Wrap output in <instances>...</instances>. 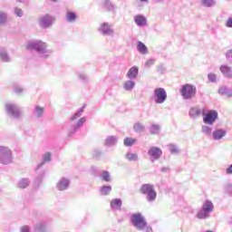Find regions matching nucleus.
<instances>
[{
  "label": "nucleus",
  "mask_w": 232,
  "mask_h": 232,
  "mask_svg": "<svg viewBox=\"0 0 232 232\" xmlns=\"http://www.w3.org/2000/svg\"><path fill=\"white\" fill-rule=\"evenodd\" d=\"M130 222L138 231L153 232V228L150 226H148L146 218H144L140 213L132 214L130 217Z\"/></svg>",
  "instance_id": "nucleus-1"
},
{
  "label": "nucleus",
  "mask_w": 232,
  "mask_h": 232,
  "mask_svg": "<svg viewBox=\"0 0 232 232\" xmlns=\"http://www.w3.org/2000/svg\"><path fill=\"white\" fill-rule=\"evenodd\" d=\"M140 193L145 196L147 202H149L150 204L157 200V190H155V185L153 184H142L140 188Z\"/></svg>",
  "instance_id": "nucleus-2"
},
{
  "label": "nucleus",
  "mask_w": 232,
  "mask_h": 232,
  "mask_svg": "<svg viewBox=\"0 0 232 232\" xmlns=\"http://www.w3.org/2000/svg\"><path fill=\"white\" fill-rule=\"evenodd\" d=\"M27 50H34L41 57H48L52 52L48 51L46 43L41 41H34L27 44Z\"/></svg>",
  "instance_id": "nucleus-3"
},
{
  "label": "nucleus",
  "mask_w": 232,
  "mask_h": 232,
  "mask_svg": "<svg viewBox=\"0 0 232 232\" xmlns=\"http://www.w3.org/2000/svg\"><path fill=\"white\" fill-rule=\"evenodd\" d=\"M14 162V152L8 146H0V164L8 166Z\"/></svg>",
  "instance_id": "nucleus-4"
},
{
  "label": "nucleus",
  "mask_w": 232,
  "mask_h": 232,
  "mask_svg": "<svg viewBox=\"0 0 232 232\" xmlns=\"http://www.w3.org/2000/svg\"><path fill=\"white\" fill-rule=\"evenodd\" d=\"M214 209L215 206L211 200L204 201L201 209L197 214V218L199 220L209 218V214L213 213Z\"/></svg>",
  "instance_id": "nucleus-5"
},
{
  "label": "nucleus",
  "mask_w": 232,
  "mask_h": 232,
  "mask_svg": "<svg viewBox=\"0 0 232 232\" xmlns=\"http://www.w3.org/2000/svg\"><path fill=\"white\" fill-rule=\"evenodd\" d=\"M180 93L185 101H189V99H193L197 95V87L187 83L181 87Z\"/></svg>",
  "instance_id": "nucleus-6"
},
{
  "label": "nucleus",
  "mask_w": 232,
  "mask_h": 232,
  "mask_svg": "<svg viewBox=\"0 0 232 232\" xmlns=\"http://www.w3.org/2000/svg\"><path fill=\"white\" fill-rule=\"evenodd\" d=\"M153 98L156 104H164L168 99V92H166V89L162 87L156 88L154 90Z\"/></svg>",
  "instance_id": "nucleus-7"
},
{
  "label": "nucleus",
  "mask_w": 232,
  "mask_h": 232,
  "mask_svg": "<svg viewBox=\"0 0 232 232\" xmlns=\"http://www.w3.org/2000/svg\"><path fill=\"white\" fill-rule=\"evenodd\" d=\"M203 116L204 124H209L211 126L215 124V121L218 119V112L215 110H211L206 113V108H203Z\"/></svg>",
  "instance_id": "nucleus-8"
},
{
  "label": "nucleus",
  "mask_w": 232,
  "mask_h": 232,
  "mask_svg": "<svg viewBox=\"0 0 232 232\" xmlns=\"http://www.w3.org/2000/svg\"><path fill=\"white\" fill-rule=\"evenodd\" d=\"M5 110L13 119H21V109H19V106L14 103H7L5 104Z\"/></svg>",
  "instance_id": "nucleus-9"
},
{
  "label": "nucleus",
  "mask_w": 232,
  "mask_h": 232,
  "mask_svg": "<svg viewBox=\"0 0 232 232\" xmlns=\"http://www.w3.org/2000/svg\"><path fill=\"white\" fill-rule=\"evenodd\" d=\"M148 155L153 162L154 160H159L162 157V150L159 147H150L148 151Z\"/></svg>",
  "instance_id": "nucleus-10"
},
{
  "label": "nucleus",
  "mask_w": 232,
  "mask_h": 232,
  "mask_svg": "<svg viewBox=\"0 0 232 232\" xmlns=\"http://www.w3.org/2000/svg\"><path fill=\"white\" fill-rule=\"evenodd\" d=\"M53 21H55L53 16L46 14L39 19V24L41 28H50L53 24Z\"/></svg>",
  "instance_id": "nucleus-11"
},
{
  "label": "nucleus",
  "mask_w": 232,
  "mask_h": 232,
  "mask_svg": "<svg viewBox=\"0 0 232 232\" xmlns=\"http://www.w3.org/2000/svg\"><path fill=\"white\" fill-rule=\"evenodd\" d=\"M86 122V117H82L78 121L77 124L72 125L69 130H68V135L69 137H72L74 133L77 132L79 128H82V126Z\"/></svg>",
  "instance_id": "nucleus-12"
},
{
  "label": "nucleus",
  "mask_w": 232,
  "mask_h": 232,
  "mask_svg": "<svg viewBox=\"0 0 232 232\" xmlns=\"http://www.w3.org/2000/svg\"><path fill=\"white\" fill-rule=\"evenodd\" d=\"M70 188V179L66 178H62L56 184V188L58 191H66Z\"/></svg>",
  "instance_id": "nucleus-13"
},
{
  "label": "nucleus",
  "mask_w": 232,
  "mask_h": 232,
  "mask_svg": "<svg viewBox=\"0 0 232 232\" xmlns=\"http://www.w3.org/2000/svg\"><path fill=\"white\" fill-rule=\"evenodd\" d=\"M0 61L2 63H10L12 61L10 54H8V49L5 46H0Z\"/></svg>",
  "instance_id": "nucleus-14"
},
{
  "label": "nucleus",
  "mask_w": 232,
  "mask_h": 232,
  "mask_svg": "<svg viewBox=\"0 0 232 232\" xmlns=\"http://www.w3.org/2000/svg\"><path fill=\"white\" fill-rule=\"evenodd\" d=\"M188 115L191 119H198V117H200V115H204V109L192 107L188 111Z\"/></svg>",
  "instance_id": "nucleus-15"
},
{
  "label": "nucleus",
  "mask_w": 232,
  "mask_h": 232,
  "mask_svg": "<svg viewBox=\"0 0 232 232\" xmlns=\"http://www.w3.org/2000/svg\"><path fill=\"white\" fill-rule=\"evenodd\" d=\"M134 23L137 26L144 27L148 24V19L142 14H137L134 16Z\"/></svg>",
  "instance_id": "nucleus-16"
},
{
  "label": "nucleus",
  "mask_w": 232,
  "mask_h": 232,
  "mask_svg": "<svg viewBox=\"0 0 232 232\" xmlns=\"http://www.w3.org/2000/svg\"><path fill=\"white\" fill-rule=\"evenodd\" d=\"M100 32L101 34H102V35L113 34V29L111 28V25L108 24V23H104L103 24H102Z\"/></svg>",
  "instance_id": "nucleus-17"
},
{
  "label": "nucleus",
  "mask_w": 232,
  "mask_h": 232,
  "mask_svg": "<svg viewBox=\"0 0 232 232\" xmlns=\"http://www.w3.org/2000/svg\"><path fill=\"white\" fill-rule=\"evenodd\" d=\"M219 70L224 77H226L227 79H232V67H229L227 65H221Z\"/></svg>",
  "instance_id": "nucleus-18"
},
{
  "label": "nucleus",
  "mask_w": 232,
  "mask_h": 232,
  "mask_svg": "<svg viewBox=\"0 0 232 232\" xmlns=\"http://www.w3.org/2000/svg\"><path fill=\"white\" fill-rule=\"evenodd\" d=\"M51 160H52V153L45 152L43 156L42 162L37 165L35 171H39V169H41V168H43L44 165L46 164V162H50Z\"/></svg>",
  "instance_id": "nucleus-19"
},
{
  "label": "nucleus",
  "mask_w": 232,
  "mask_h": 232,
  "mask_svg": "<svg viewBox=\"0 0 232 232\" xmlns=\"http://www.w3.org/2000/svg\"><path fill=\"white\" fill-rule=\"evenodd\" d=\"M139 75V67L132 66L129 69L127 72V78L130 81H133V79H137V76Z\"/></svg>",
  "instance_id": "nucleus-20"
},
{
  "label": "nucleus",
  "mask_w": 232,
  "mask_h": 232,
  "mask_svg": "<svg viewBox=\"0 0 232 232\" xmlns=\"http://www.w3.org/2000/svg\"><path fill=\"white\" fill-rule=\"evenodd\" d=\"M118 140L119 138L116 136H108L104 140V145L107 146V148H111V146H117Z\"/></svg>",
  "instance_id": "nucleus-21"
},
{
  "label": "nucleus",
  "mask_w": 232,
  "mask_h": 232,
  "mask_svg": "<svg viewBox=\"0 0 232 232\" xmlns=\"http://www.w3.org/2000/svg\"><path fill=\"white\" fill-rule=\"evenodd\" d=\"M122 208V200L121 198H114L111 201V208L114 211L121 210Z\"/></svg>",
  "instance_id": "nucleus-22"
},
{
  "label": "nucleus",
  "mask_w": 232,
  "mask_h": 232,
  "mask_svg": "<svg viewBox=\"0 0 232 232\" xmlns=\"http://www.w3.org/2000/svg\"><path fill=\"white\" fill-rule=\"evenodd\" d=\"M226 133L225 130L218 129L212 132V136L215 140H220L222 138L226 137Z\"/></svg>",
  "instance_id": "nucleus-23"
},
{
  "label": "nucleus",
  "mask_w": 232,
  "mask_h": 232,
  "mask_svg": "<svg viewBox=\"0 0 232 232\" xmlns=\"http://www.w3.org/2000/svg\"><path fill=\"white\" fill-rule=\"evenodd\" d=\"M137 50L141 55H147L148 53V46L140 41L137 44Z\"/></svg>",
  "instance_id": "nucleus-24"
},
{
  "label": "nucleus",
  "mask_w": 232,
  "mask_h": 232,
  "mask_svg": "<svg viewBox=\"0 0 232 232\" xmlns=\"http://www.w3.org/2000/svg\"><path fill=\"white\" fill-rule=\"evenodd\" d=\"M219 95H225L226 97H232V89H229L226 86H221L218 89Z\"/></svg>",
  "instance_id": "nucleus-25"
},
{
  "label": "nucleus",
  "mask_w": 232,
  "mask_h": 232,
  "mask_svg": "<svg viewBox=\"0 0 232 232\" xmlns=\"http://www.w3.org/2000/svg\"><path fill=\"white\" fill-rule=\"evenodd\" d=\"M44 114V108H43L39 105H36L34 107V111L33 112V115L34 117H36V119H41V117H43Z\"/></svg>",
  "instance_id": "nucleus-26"
},
{
  "label": "nucleus",
  "mask_w": 232,
  "mask_h": 232,
  "mask_svg": "<svg viewBox=\"0 0 232 232\" xmlns=\"http://www.w3.org/2000/svg\"><path fill=\"white\" fill-rule=\"evenodd\" d=\"M8 23V13L0 11V26H5Z\"/></svg>",
  "instance_id": "nucleus-27"
},
{
  "label": "nucleus",
  "mask_w": 232,
  "mask_h": 232,
  "mask_svg": "<svg viewBox=\"0 0 232 232\" xmlns=\"http://www.w3.org/2000/svg\"><path fill=\"white\" fill-rule=\"evenodd\" d=\"M17 186L18 188H20V189H25V188H28V186H30V179L26 178H23L18 181Z\"/></svg>",
  "instance_id": "nucleus-28"
},
{
  "label": "nucleus",
  "mask_w": 232,
  "mask_h": 232,
  "mask_svg": "<svg viewBox=\"0 0 232 232\" xmlns=\"http://www.w3.org/2000/svg\"><path fill=\"white\" fill-rule=\"evenodd\" d=\"M123 88L124 90H126V92H131V90L135 88V82H133L132 80L124 82Z\"/></svg>",
  "instance_id": "nucleus-29"
},
{
  "label": "nucleus",
  "mask_w": 232,
  "mask_h": 232,
  "mask_svg": "<svg viewBox=\"0 0 232 232\" xmlns=\"http://www.w3.org/2000/svg\"><path fill=\"white\" fill-rule=\"evenodd\" d=\"M111 193V186H102L100 188V194L103 197Z\"/></svg>",
  "instance_id": "nucleus-30"
},
{
  "label": "nucleus",
  "mask_w": 232,
  "mask_h": 232,
  "mask_svg": "<svg viewBox=\"0 0 232 232\" xmlns=\"http://www.w3.org/2000/svg\"><path fill=\"white\" fill-rule=\"evenodd\" d=\"M201 5L206 8H211L217 5V2L215 0H201Z\"/></svg>",
  "instance_id": "nucleus-31"
},
{
  "label": "nucleus",
  "mask_w": 232,
  "mask_h": 232,
  "mask_svg": "<svg viewBox=\"0 0 232 232\" xmlns=\"http://www.w3.org/2000/svg\"><path fill=\"white\" fill-rule=\"evenodd\" d=\"M133 130L134 131H136V133H142V131H144L146 128L144 127V124L140 122H136L133 126Z\"/></svg>",
  "instance_id": "nucleus-32"
},
{
  "label": "nucleus",
  "mask_w": 232,
  "mask_h": 232,
  "mask_svg": "<svg viewBox=\"0 0 232 232\" xmlns=\"http://www.w3.org/2000/svg\"><path fill=\"white\" fill-rule=\"evenodd\" d=\"M126 159L127 160H129L130 162H135L137 160H139V155L137 153H131V152H129L126 154Z\"/></svg>",
  "instance_id": "nucleus-33"
},
{
  "label": "nucleus",
  "mask_w": 232,
  "mask_h": 232,
  "mask_svg": "<svg viewBox=\"0 0 232 232\" xmlns=\"http://www.w3.org/2000/svg\"><path fill=\"white\" fill-rule=\"evenodd\" d=\"M84 112V107L81 108L76 113H74L71 118V122H73V121H77L79 117H82V113Z\"/></svg>",
  "instance_id": "nucleus-34"
},
{
  "label": "nucleus",
  "mask_w": 232,
  "mask_h": 232,
  "mask_svg": "<svg viewBox=\"0 0 232 232\" xmlns=\"http://www.w3.org/2000/svg\"><path fill=\"white\" fill-rule=\"evenodd\" d=\"M100 177L102 180H104L105 182H111V176H110V172L108 170H104Z\"/></svg>",
  "instance_id": "nucleus-35"
},
{
  "label": "nucleus",
  "mask_w": 232,
  "mask_h": 232,
  "mask_svg": "<svg viewBox=\"0 0 232 232\" xmlns=\"http://www.w3.org/2000/svg\"><path fill=\"white\" fill-rule=\"evenodd\" d=\"M135 142H137V139L133 138H125L123 140L124 146H127L128 148L131 147Z\"/></svg>",
  "instance_id": "nucleus-36"
},
{
  "label": "nucleus",
  "mask_w": 232,
  "mask_h": 232,
  "mask_svg": "<svg viewBox=\"0 0 232 232\" xmlns=\"http://www.w3.org/2000/svg\"><path fill=\"white\" fill-rule=\"evenodd\" d=\"M75 19H77V14H75V13L68 12L66 14V21H68V23H73Z\"/></svg>",
  "instance_id": "nucleus-37"
},
{
  "label": "nucleus",
  "mask_w": 232,
  "mask_h": 232,
  "mask_svg": "<svg viewBox=\"0 0 232 232\" xmlns=\"http://www.w3.org/2000/svg\"><path fill=\"white\" fill-rule=\"evenodd\" d=\"M104 6L108 12H113V10H115V5H113L110 0H105Z\"/></svg>",
  "instance_id": "nucleus-38"
},
{
  "label": "nucleus",
  "mask_w": 232,
  "mask_h": 232,
  "mask_svg": "<svg viewBox=\"0 0 232 232\" xmlns=\"http://www.w3.org/2000/svg\"><path fill=\"white\" fill-rule=\"evenodd\" d=\"M13 92H14V93H16L17 95H21V93H23V92H24V88L21 87L20 85L14 84Z\"/></svg>",
  "instance_id": "nucleus-39"
},
{
  "label": "nucleus",
  "mask_w": 232,
  "mask_h": 232,
  "mask_svg": "<svg viewBox=\"0 0 232 232\" xmlns=\"http://www.w3.org/2000/svg\"><path fill=\"white\" fill-rule=\"evenodd\" d=\"M169 150L170 151V153H172V155H177V153H179V148L177 147V145L173 144V143H169L168 145Z\"/></svg>",
  "instance_id": "nucleus-40"
},
{
  "label": "nucleus",
  "mask_w": 232,
  "mask_h": 232,
  "mask_svg": "<svg viewBox=\"0 0 232 232\" xmlns=\"http://www.w3.org/2000/svg\"><path fill=\"white\" fill-rule=\"evenodd\" d=\"M150 131L151 135H157V133H159L160 131V127L157 124H152L150 126Z\"/></svg>",
  "instance_id": "nucleus-41"
},
{
  "label": "nucleus",
  "mask_w": 232,
  "mask_h": 232,
  "mask_svg": "<svg viewBox=\"0 0 232 232\" xmlns=\"http://www.w3.org/2000/svg\"><path fill=\"white\" fill-rule=\"evenodd\" d=\"M34 231L44 232L46 231V225L44 223H38L34 227Z\"/></svg>",
  "instance_id": "nucleus-42"
},
{
  "label": "nucleus",
  "mask_w": 232,
  "mask_h": 232,
  "mask_svg": "<svg viewBox=\"0 0 232 232\" xmlns=\"http://www.w3.org/2000/svg\"><path fill=\"white\" fill-rule=\"evenodd\" d=\"M212 131H213V129H211L209 126H207V125L202 126V133H204V135H211Z\"/></svg>",
  "instance_id": "nucleus-43"
},
{
  "label": "nucleus",
  "mask_w": 232,
  "mask_h": 232,
  "mask_svg": "<svg viewBox=\"0 0 232 232\" xmlns=\"http://www.w3.org/2000/svg\"><path fill=\"white\" fill-rule=\"evenodd\" d=\"M155 59L154 58H150L149 60H147V62L145 63V68H150V66H153V64H155Z\"/></svg>",
  "instance_id": "nucleus-44"
},
{
  "label": "nucleus",
  "mask_w": 232,
  "mask_h": 232,
  "mask_svg": "<svg viewBox=\"0 0 232 232\" xmlns=\"http://www.w3.org/2000/svg\"><path fill=\"white\" fill-rule=\"evenodd\" d=\"M78 78L80 81H82V82H88V76L82 72L78 74Z\"/></svg>",
  "instance_id": "nucleus-45"
},
{
  "label": "nucleus",
  "mask_w": 232,
  "mask_h": 232,
  "mask_svg": "<svg viewBox=\"0 0 232 232\" xmlns=\"http://www.w3.org/2000/svg\"><path fill=\"white\" fill-rule=\"evenodd\" d=\"M14 14L17 15V17H23V9L19 7H14Z\"/></svg>",
  "instance_id": "nucleus-46"
},
{
  "label": "nucleus",
  "mask_w": 232,
  "mask_h": 232,
  "mask_svg": "<svg viewBox=\"0 0 232 232\" xmlns=\"http://www.w3.org/2000/svg\"><path fill=\"white\" fill-rule=\"evenodd\" d=\"M208 78L210 82H217V74L211 72L208 75Z\"/></svg>",
  "instance_id": "nucleus-47"
},
{
  "label": "nucleus",
  "mask_w": 232,
  "mask_h": 232,
  "mask_svg": "<svg viewBox=\"0 0 232 232\" xmlns=\"http://www.w3.org/2000/svg\"><path fill=\"white\" fill-rule=\"evenodd\" d=\"M225 191H226V193H228L229 195L232 194V184L231 183H227L225 185Z\"/></svg>",
  "instance_id": "nucleus-48"
},
{
  "label": "nucleus",
  "mask_w": 232,
  "mask_h": 232,
  "mask_svg": "<svg viewBox=\"0 0 232 232\" xmlns=\"http://www.w3.org/2000/svg\"><path fill=\"white\" fill-rule=\"evenodd\" d=\"M226 57H227V61L228 63H232V49H229L227 53H226Z\"/></svg>",
  "instance_id": "nucleus-49"
},
{
  "label": "nucleus",
  "mask_w": 232,
  "mask_h": 232,
  "mask_svg": "<svg viewBox=\"0 0 232 232\" xmlns=\"http://www.w3.org/2000/svg\"><path fill=\"white\" fill-rule=\"evenodd\" d=\"M101 155H102V152H101L100 150H94L92 151V157H93L94 159H99V157H101Z\"/></svg>",
  "instance_id": "nucleus-50"
},
{
  "label": "nucleus",
  "mask_w": 232,
  "mask_h": 232,
  "mask_svg": "<svg viewBox=\"0 0 232 232\" xmlns=\"http://www.w3.org/2000/svg\"><path fill=\"white\" fill-rule=\"evenodd\" d=\"M43 177H44V172H43V174L36 178L35 180H34V184H36L37 186H39V183L40 182H43Z\"/></svg>",
  "instance_id": "nucleus-51"
},
{
  "label": "nucleus",
  "mask_w": 232,
  "mask_h": 232,
  "mask_svg": "<svg viewBox=\"0 0 232 232\" xmlns=\"http://www.w3.org/2000/svg\"><path fill=\"white\" fill-rule=\"evenodd\" d=\"M225 26H227V28H232V17L227 18Z\"/></svg>",
  "instance_id": "nucleus-52"
},
{
  "label": "nucleus",
  "mask_w": 232,
  "mask_h": 232,
  "mask_svg": "<svg viewBox=\"0 0 232 232\" xmlns=\"http://www.w3.org/2000/svg\"><path fill=\"white\" fill-rule=\"evenodd\" d=\"M20 232H30V227L28 226H23L21 228H20Z\"/></svg>",
  "instance_id": "nucleus-53"
},
{
  "label": "nucleus",
  "mask_w": 232,
  "mask_h": 232,
  "mask_svg": "<svg viewBox=\"0 0 232 232\" xmlns=\"http://www.w3.org/2000/svg\"><path fill=\"white\" fill-rule=\"evenodd\" d=\"M227 175H232V164L226 169Z\"/></svg>",
  "instance_id": "nucleus-54"
},
{
  "label": "nucleus",
  "mask_w": 232,
  "mask_h": 232,
  "mask_svg": "<svg viewBox=\"0 0 232 232\" xmlns=\"http://www.w3.org/2000/svg\"><path fill=\"white\" fill-rule=\"evenodd\" d=\"M161 171H162V172L168 171V168H162V169H161Z\"/></svg>",
  "instance_id": "nucleus-55"
},
{
  "label": "nucleus",
  "mask_w": 232,
  "mask_h": 232,
  "mask_svg": "<svg viewBox=\"0 0 232 232\" xmlns=\"http://www.w3.org/2000/svg\"><path fill=\"white\" fill-rule=\"evenodd\" d=\"M140 3H148L149 0H140Z\"/></svg>",
  "instance_id": "nucleus-56"
},
{
  "label": "nucleus",
  "mask_w": 232,
  "mask_h": 232,
  "mask_svg": "<svg viewBox=\"0 0 232 232\" xmlns=\"http://www.w3.org/2000/svg\"><path fill=\"white\" fill-rule=\"evenodd\" d=\"M17 3H24V0H16Z\"/></svg>",
  "instance_id": "nucleus-57"
},
{
  "label": "nucleus",
  "mask_w": 232,
  "mask_h": 232,
  "mask_svg": "<svg viewBox=\"0 0 232 232\" xmlns=\"http://www.w3.org/2000/svg\"><path fill=\"white\" fill-rule=\"evenodd\" d=\"M92 169L97 170V168H95V167H92Z\"/></svg>",
  "instance_id": "nucleus-58"
},
{
  "label": "nucleus",
  "mask_w": 232,
  "mask_h": 232,
  "mask_svg": "<svg viewBox=\"0 0 232 232\" xmlns=\"http://www.w3.org/2000/svg\"><path fill=\"white\" fill-rule=\"evenodd\" d=\"M53 2L57 1V0H53Z\"/></svg>",
  "instance_id": "nucleus-59"
}]
</instances>
